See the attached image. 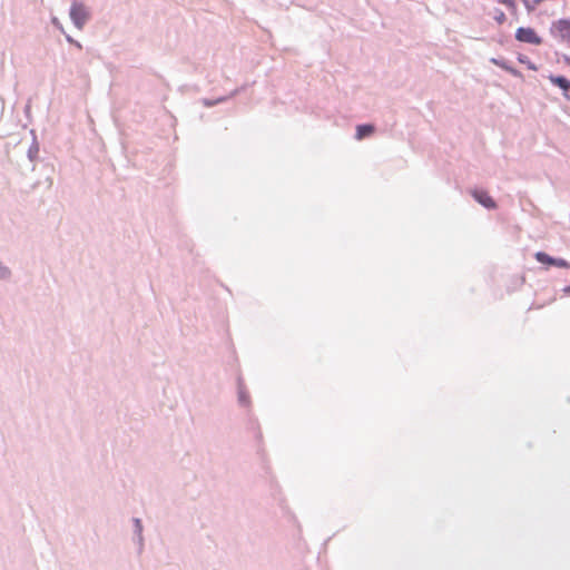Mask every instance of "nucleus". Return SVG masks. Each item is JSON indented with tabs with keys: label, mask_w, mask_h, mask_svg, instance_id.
Instances as JSON below:
<instances>
[{
	"label": "nucleus",
	"mask_w": 570,
	"mask_h": 570,
	"mask_svg": "<svg viewBox=\"0 0 570 570\" xmlns=\"http://www.w3.org/2000/svg\"><path fill=\"white\" fill-rule=\"evenodd\" d=\"M564 96H566V98H567L568 100H570V89L568 90V92H567Z\"/></svg>",
	"instance_id": "nucleus-12"
},
{
	"label": "nucleus",
	"mask_w": 570,
	"mask_h": 570,
	"mask_svg": "<svg viewBox=\"0 0 570 570\" xmlns=\"http://www.w3.org/2000/svg\"><path fill=\"white\" fill-rule=\"evenodd\" d=\"M515 39L520 42L531 43L539 46L542 42V39L537 35L535 30L532 28H519L515 32Z\"/></svg>",
	"instance_id": "nucleus-2"
},
{
	"label": "nucleus",
	"mask_w": 570,
	"mask_h": 570,
	"mask_svg": "<svg viewBox=\"0 0 570 570\" xmlns=\"http://www.w3.org/2000/svg\"><path fill=\"white\" fill-rule=\"evenodd\" d=\"M566 60H567L568 63H570V58H567Z\"/></svg>",
	"instance_id": "nucleus-13"
},
{
	"label": "nucleus",
	"mask_w": 570,
	"mask_h": 570,
	"mask_svg": "<svg viewBox=\"0 0 570 570\" xmlns=\"http://www.w3.org/2000/svg\"><path fill=\"white\" fill-rule=\"evenodd\" d=\"M67 41L70 42L72 46H76L78 49H81V43L78 42L77 40H75L73 38H71L70 36H67Z\"/></svg>",
	"instance_id": "nucleus-10"
},
{
	"label": "nucleus",
	"mask_w": 570,
	"mask_h": 570,
	"mask_svg": "<svg viewBox=\"0 0 570 570\" xmlns=\"http://www.w3.org/2000/svg\"><path fill=\"white\" fill-rule=\"evenodd\" d=\"M70 18L78 29H82L89 13L83 4L75 2L70 9Z\"/></svg>",
	"instance_id": "nucleus-1"
},
{
	"label": "nucleus",
	"mask_w": 570,
	"mask_h": 570,
	"mask_svg": "<svg viewBox=\"0 0 570 570\" xmlns=\"http://www.w3.org/2000/svg\"><path fill=\"white\" fill-rule=\"evenodd\" d=\"M554 28H556L558 36L563 41H566L567 43L570 45V20H566V19L559 20L554 24Z\"/></svg>",
	"instance_id": "nucleus-3"
},
{
	"label": "nucleus",
	"mask_w": 570,
	"mask_h": 570,
	"mask_svg": "<svg viewBox=\"0 0 570 570\" xmlns=\"http://www.w3.org/2000/svg\"><path fill=\"white\" fill-rule=\"evenodd\" d=\"M52 22L62 30V27L59 24L57 19H53Z\"/></svg>",
	"instance_id": "nucleus-11"
},
{
	"label": "nucleus",
	"mask_w": 570,
	"mask_h": 570,
	"mask_svg": "<svg viewBox=\"0 0 570 570\" xmlns=\"http://www.w3.org/2000/svg\"><path fill=\"white\" fill-rule=\"evenodd\" d=\"M535 259L542 264L552 265L553 258L543 252L535 253Z\"/></svg>",
	"instance_id": "nucleus-7"
},
{
	"label": "nucleus",
	"mask_w": 570,
	"mask_h": 570,
	"mask_svg": "<svg viewBox=\"0 0 570 570\" xmlns=\"http://www.w3.org/2000/svg\"><path fill=\"white\" fill-rule=\"evenodd\" d=\"M493 19L495 20V22L498 24H503L507 20V16L502 10L497 9V10H494Z\"/></svg>",
	"instance_id": "nucleus-8"
},
{
	"label": "nucleus",
	"mask_w": 570,
	"mask_h": 570,
	"mask_svg": "<svg viewBox=\"0 0 570 570\" xmlns=\"http://www.w3.org/2000/svg\"><path fill=\"white\" fill-rule=\"evenodd\" d=\"M549 80L558 86L559 88H561L563 91H564V95L568 92V90L570 89V81L562 77V76H550L549 77Z\"/></svg>",
	"instance_id": "nucleus-5"
},
{
	"label": "nucleus",
	"mask_w": 570,
	"mask_h": 570,
	"mask_svg": "<svg viewBox=\"0 0 570 570\" xmlns=\"http://www.w3.org/2000/svg\"><path fill=\"white\" fill-rule=\"evenodd\" d=\"M374 132V127L372 125H360L356 128V139L361 140Z\"/></svg>",
	"instance_id": "nucleus-6"
},
{
	"label": "nucleus",
	"mask_w": 570,
	"mask_h": 570,
	"mask_svg": "<svg viewBox=\"0 0 570 570\" xmlns=\"http://www.w3.org/2000/svg\"><path fill=\"white\" fill-rule=\"evenodd\" d=\"M474 198L487 208H495V203L492 197L483 190H475L473 193Z\"/></svg>",
	"instance_id": "nucleus-4"
},
{
	"label": "nucleus",
	"mask_w": 570,
	"mask_h": 570,
	"mask_svg": "<svg viewBox=\"0 0 570 570\" xmlns=\"http://www.w3.org/2000/svg\"><path fill=\"white\" fill-rule=\"evenodd\" d=\"M552 266H557L560 268H569L570 267L569 263L562 258H553Z\"/></svg>",
	"instance_id": "nucleus-9"
}]
</instances>
